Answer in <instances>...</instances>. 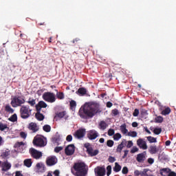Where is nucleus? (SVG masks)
Here are the masks:
<instances>
[{
	"label": "nucleus",
	"instance_id": "nucleus-41",
	"mask_svg": "<svg viewBox=\"0 0 176 176\" xmlns=\"http://www.w3.org/2000/svg\"><path fill=\"white\" fill-rule=\"evenodd\" d=\"M114 144H115V142H113V140H109L107 142V146H109V148H112V146H113Z\"/></svg>",
	"mask_w": 176,
	"mask_h": 176
},
{
	"label": "nucleus",
	"instance_id": "nucleus-50",
	"mask_svg": "<svg viewBox=\"0 0 176 176\" xmlns=\"http://www.w3.org/2000/svg\"><path fill=\"white\" fill-rule=\"evenodd\" d=\"M138 151H140V149L137 146H133L131 149V153H135V152H138Z\"/></svg>",
	"mask_w": 176,
	"mask_h": 176
},
{
	"label": "nucleus",
	"instance_id": "nucleus-62",
	"mask_svg": "<svg viewBox=\"0 0 176 176\" xmlns=\"http://www.w3.org/2000/svg\"><path fill=\"white\" fill-rule=\"evenodd\" d=\"M112 105H113V104H112L111 102H107L106 104L107 108H111Z\"/></svg>",
	"mask_w": 176,
	"mask_h": 176
},
{
	"label": "nucleus",
	"instance_id": "nucleus-36",
	"mask_svg": "<svg viewBox=\"0 0 176 176\" xmlns=\"http://www.w3.org/2000/svg\"><path fill=\"white\" fill-rule=\"evenodd\" d=\"M10 122H17V114L14 113L12 116H10V118L8 119Z\"/></svg>",
	"mask_w": 176,
	"mask_h": 176
},
{
	"label": "nucleus",
	"instance_id": "nucleus-46",
	"mask_svg": "<svg viewBox=\"0 0 176 176\" xmlns=\"http://www.w3.org/2000/svg\"><path fill=\"white\" fill-rule=\"evenodd\" d=\"M129 137H133V138L137 137V132L136 131H130L128 133Z\"/></svg>",
	"mask_w": 176,
	"mask_h": 176
},
{
	"label": "nucleus",
	"instance_id": "nucleus-6",
	"mask_svg": "<svg viewBox=\"0 0 176 176\" xmlns=\"http://www.w3.org/2000/svg\"><path fill=\"white\" fill-rule=\"evenodd\" d=\"M84 146L87 149V155H89V156H91V157L97 156V155L100 153V151H98V149L94 150L93 148V146L90 144V143H86Z\"/></svg>",
	"mask_w": 176,
	"mask_h": 176
},
{
	"label": "nucleus",
	"instance_id": "nucleus-61",
	"mask_svg": "<svg viewBox=\"0 0 176 176\" xmlns=\"http://www.w3.org/2000/svg\"><path fill=\"white\" fill-rule=\"evenodd\" d=\"M79 41H80V38H76L72 41V43H78V42H79Z\"/></svg>",
	"mask_w": 176,
	"mask_h": 176
},
{
	"label": "nucleus",
	"instance_id": "nucleus-59",
	"mask_svg": "<svg viewBox=\"0 0 176 176\" xmlns=\"http://www.w3.org/2000/svg\"><path fill=\"white\" fill-rule=\"evenodd\" d=\"M124 155L122 156V159H125L127 157V155H129V150L124 151Z\"/></svg>",
	"mask_w": 176,
	"mask_h": 176
},
{
	"label": "nucleus",
	"instance_id": "nucleus-18",
	"mask_svg": "<svg viewBox=\"0 0 176 176\" xmlns=\"http://www.w3.org/2000/svg\"><path fill=\"white\" fill-rule=\"evenodd\" d=\"M57 163V159H56V157H50L47 158L46 160V164L47 166H54Z\"/></svg>",
	"mask_w": 176,
	"mask_h": 176
},
{
	"label": "nucleus",
	"instance_id": "nucleus-57",
	"mask_svg": "<svg viewBox=\"0 0 176 176\" xmlns=\"http://www.w3.org/2000/svg\"><path fill=\"white\" fill-rule=\"evenodd\" d=\"M9 155H10L9 153V151H5L2 153L1 156H3V157H8V156H9Z\"/></svg>",
	"mask_w": 176,
	"mask_h": 176
},
{
	"label": "nucleus",
	"instance_id": "nucleus-63",
	"mask_svg": "<svg viewBox=\"0 0 176 176\" xmlns=\"http://www.w3.org/2000/svg\"><path fill=\"white\" fill-rule=\"evenodd\" d=\"M20 37L21 38V39H27V34H21Z\"/></svg>",
	"mask_w": 176,
	"mask_h": 176
},
{
	"label": "nucleus",
	"instance_id": "nucleus-9",
	"mask_svg": "<svg viewBox=\"0 0 176 176\" xmlns=\"http://www.w3.org/2000/svg\"><path fill=\"white\" fill-rule=\"evenodd\" d=\"M65 153L67 156H72L75 153V145H68L65 149Z\"/></svg>",
	"mask_w": 176,
	"mask_h": 176
},
{
	"label": "nucleus",
	"instance_id": "nucleus-15",
	"mask_svg": "<svg viewBox=\"0 0 176 176\" xmlns=\"http://www.w3.org/2000/svg\"><path fill=\"white\" fill-rule=\"evenodd\" d=\"M85 134H86V129H80L76 131L75 137H76V138H78V140H79L80 138H83V137H85Z\"/></svg>",
	"mask_w": 176,
	"mask_h": 176
},
{
	"label": "nucleus",
	"instance_id": "nucleus-3",
	"mask_svg": "<svg viewBox=\"0 0 176 176\" xmlns=\"http://www.w3.org/2000/svg\"><path fill=\"white\" fill-rule=\"evenodd\" d=\"M23 104H25V99L21 96H14L11 100V105L13 108L21 107Z\"/></svg>",
	"mask_w": 176,
	"mask_h": 176
},
{
	"label": "nucleus",
	"instance_id": "nucleus-55",
	"mask_svg": "<svg viewBox=\"0 0 176 176\" xmlns=\"http://www.w3.org/2000/svg\"><path fill=\"white\" fill-rule=\"evenodd\" d=\"M122 174H127L129 173V168L126 166H124L122 168Z\"/></svg>",
	"mask_w": 176,
	"mask_h": 176
},
{
	"label": "nucleus",
	"instance_id": "nucleus-47",
	"mask_svg": "<svg viewBox=\"0 0 176 176\" xmlns=\"http://www.w3.org/2000/svg\"><path fill=\"white\" fill-rule=\"evenodd\" d=\"M107 134L108 135H109V137H112V135H115V129H109Z\"/></svg>",
	"mask_w": 176,
	"mask_h": 176
},
{
	"label": "nucleus",
	"instance_id": "nucleus-43",
	"mask_svg": "<svg viewBox=\"0 0 176 176\" xmlns=\"http://www.w3.org/2000/svg\"><path fill=\"white\" fill-rule=\"evenodd\" d=\"M107 175L110 176L111 173H112V166L111 165L107 166Z\"/></svg>",
	"mask_w": 176,
	"mask_h": 176
},
{
	"label": "nucleus",
	"instance_id": "nucleus-7",
	"mask_svg": "<svg viewBox=\"0 0 176 176\" xmlns=\"http://www.w3.org/2000/svg\"><path fill=\"white\" fill-rule=\"evenodd\" d=\"M43 99L47 102L53 104V102H56V95L52 92H45L43 94Z\"/></svg>",
	"mask_w": 176,
	"mask_h": 176
},
{
	"label": "nucleus",
	"instance_id": "nucleus-53",
	"mask_svg": "<svg viewBox=\"0 0 176 176\" xmlns=\"http://www.w3.org/2000/svg\"><path fill=\"white\" fill-rule=\"evenodd\" d=\"M24 145V142H17L16 144H15V148H20V146Z\"/></svg>",
	"mask_w": 176,
	"mask_h": 176
},
{
	"label": "nucleus",
	"instance_id": "nucleus-4",
	"mask_svg": "<svg viewBox=\"0 0 176 176\" xmlns=\"http://www.w3.org/2000/svg\"><path fill=\"white\" fill-rule=\"evenodd\" d=\"M45 140L46 139H45L43 136L37 135L34 138L33 145H34V146H39L40 148L46 146V142H45Z\"/></svg>",
	"mask_w": 176,
	"mask_h": 176
},
{
	"label": "nucleus",
	"instance_id": "nucleus-8",
	"mask_svg": "<svg viewBox=\"0 0 176 176\" xmlns=\"http://www.w3.org/2000/svg\"><path fill=\"white\" fill-rule=\"evenodd\" d=\"M29 152L32 157H33V159H36V160H39V159L43 156L42 152L34 148H30Z\"/></svg>",
	"mask_w": 176,
	"mask_h": 176
},
{
	"label": "nucleus",
	"instance_id": "nucleus-10",
	"mask_svg": "<svg viewBox=\"0 0 176 176\" xmlns=\"http://www.w3.org/2000/svg\"><path fill=\"white\" fill-rule=\"evenodd\" d=\"M96 176H105V168L104 166H97L94 169Z\"/></svg>",
	"mask_w": 176,
	"mask_h": 176
},
{
	"label": "nucleus",
	"instance_id": "nucleus-39",
	"mask_svg": "<svg viewBox=\"0 0 176 176\" xmlns=\"http://www.w3.org/2000/svg\"><path fill=\"white\" fill-rule=\"evenodd\" d=\"M120 138H122V134H120V133H117L114 134V135H113L114 141H119L120 140Z\"/></svg>",
	"mask_w": 176,
	"mask_h": 176
},
{
	"label": "nucleus",
	"instance_id": "nucleus-13",
	"mask_svg": "<svg viewBox=\"0 0 176 176\" xmlns=\"http://www.w3.org/2000/svg\"><path fill=\"white\" fill-rule=\"evenodd\" d=\"M146 159V151L139 153L137 155L136 160L138 163H144Z\"/></svg>",
	"mask_w": 176,
	"mask_h": 176
},
{
	"label": "nucleus",
	"instance_id": "nucleus-12",
	"mask_svg": "<svg viewBox=\"0 0 176 176\" xmlns=\"http://www.w3.org/2000/svg\"><path fill=\"white\" fill-rule=\"evenodd\" d=\"M87 135L89 140H96V138L98 137V132H97V131L94 129H92L87 132Z\"/></svg>",
	"mask_w": 176,
	"mask_h": 176
},
{
	"label": "nucleus",
	"instance_id": "nucleus-58",
	"mask_svg": "<svg viewBox=\"0 0 176 176\" xmlns=\"http://www.w3.org/2000/svg\"><path fill=\"white\" fill-rule=\"evenodd\" d=\"M66 141H67V142H71V141H72V136L71 135H68L66 138Z\"/></svg>",
	"mask_w": 176,
	"mask_h": 176
},
{
	"label": "nucleus",
	"instance_id": "nucleus-45",
	"mask_svg": "<svg viewBox=\"0 0 176 176\" xmlns=\"http://www.w3.org/2000/svg\"><path fill=\"white\" fill-rule=\"evenodd\" d=\"M71 109H74L76 107V102L75 100H71L69 102Z\"/></svg>",
	"mask_w": 176,
	"mask_h": 176
},
{
	"label": "nucleus",
	"instance_id": "nucleus-20",
	"mask_svg": "<svg viewBox=\"0 0 176 176\" xmlns=\"http://www.w3.org/2000/svg\"><path fill=\"white\" fill-rule=\"evenodd\" d=\"M76 94H78V96H86V94H87V89L85 87H80L76 91Z\"/></svg>",
	"mask_w": 176,
	"mask_h": 176
},
{
	"label": "nucleus",
	"instance_id": "nucleus-37",
	"mask_svg": "<svg viewBox=\"0 0 176 176\" xmlns=\"http://www.w3.org/2000/svg\"><path fill=\"white\" fill-rule=\"evenodd\" d=\"M65 115H67V111H60V112L56 113L57 118H60V119L64 118V116H65Z\"/></svg>",
	"mask_w": 176,
	"mask_h": 176
},
{
	"label": "nucleus",
	"instance_id": "nucleus-60",
	"mask_svg": "<svg viewBox=\"0 0 176 176\" xmlns=\"http://www.w3.org/2000/svg\"><path fill=\"white\" fill-rule=\"evenodd\" d=\"M168 176H176V173L174 172V171H171V170H170V171L168 173Z\"/></svg>",
	"mask_w": 176,
	"mask_h": 176
},
{
	"label": "nucleus",
	"instance_id": "nucleus-31",
	"mask_svg": "<svg viewBox=\"0 0 176 176\" xmlns=\"http://www.w3.org/2000/svg\"><path fill=\"white\" fill-rule=\"evenodd\" d=\"M170 113H171V109H170V107H167L162 111V115H164V116L170 115Z\"/></svg>",
	"mask_w": 176,
	"mask_h": 176
},
{
	"label": "nucleus",
	"instance_id": "nucleus-51",
	"mask_svg": "<svg viewBox=\"0 0 176 176\" xmlns=\"http://www.w3.org/2000/svg\"><path fill=\"white\" fill-rule=\"evenodd\" d=\"M140 115V110L138 109H135L133 113V116L137 117Z\"/></svg>",
	"mask_w": 176,
	"mask_h": 176
},
{
	"label": "nucleus",
	"instance_id": "nucleus-35",
	"mask_svg": "<svg viewBox=\"0 0 176 176\" xmlns=\"http://www.w3.org/2000/svg\"><path fill=\"white\" fill-rule=\"evenodd\" d=\"M99 127L100 130H105V129H107V122L101 121L99 124Z\"/></svg>",
	"mask_w": 176,
	"mask_h": 176
},
{
	"label": "nucleus",
	"instance_id": "nucleus-29",
	"mask_svg": "<svg viewBox=\"0 0 176 176\" xmlns=\"http://www.w3.org/2000/svg\"><path fill=\"white\" fill-rule=\"evenodd\" d=\"M36 99H34L32 98H30L28 101H27L28 104H30V107H35L36 104Z\"/></svg>",
	"mask_w": 176,
	"mask_h": 176
},
{
	"label": "nucleus",
	"instance_id": "nucleus-30",
	"mask_svg": "<svg viewBox=\"0 0 176 176\" xmlns=\"http://www.w3.org/2000/svg\"><path fill=\"white\" fill-rule=\"evenodd\" d=\"M120 170H122V166L120 165H119V164L118 162H116L115 166L113 168V171H115V173H119V171H120Z\"/></svg>",
	"mask_w": 176,
	"mask_h": 176
},
{
	"label": "nucleus",
	"instance_id": "nucleus-25",
	"mask_svg": "<svg viewBox=\"0 0 176 176\" xmlns=\"http://www.w3.org/2000/svg\"><path fill=\"white\" fill-rule=\"evenodd\" d=\"M5 130H6V133H7V131H9L8 124L0 122V131H5Z\"/></svg>",
	"mask_w": 176,
	"mask_h": 176
},
{
	"label": "nucleus",
	"instance_id": "nucleus-2",
	"mask_svg": "<svg viewBox=\"0 0 176 176\" xmlns=\"http://www.w3.org/2000/svg\"><path fill=\"white\" fill-rule=\"evenodd\" d=\"M73 168L76 173L77 176H86L89 168L83 162L74 163Z\"/></svg>",
	"mask_w": 176,
	"mask_h": 176
},
{
	"label": "nucleus",
	"instance_id": "nucleus-49",
	"mask_svg": "<svg viewBox=\"0 0 176 176\" xmlns=\"http://www.w3.org/2000/svg\"><path fill=\"white\" fill-rule=\"evenodd\" d=\"M155 121L157 123H162L163 122V117L158 116L155 118Z\"/></svg>",
	"mask_w": 176,
	"mask_h": 176
},
{
	"label": "nucleus",
	"instance_id": "nucleus-42",
	"mask_svg": "<svg viewBox=\"0 0 176 176\" xmlns=\"http://www.w3.org/2000/svg\"><path fill=\"white\" fill-rule=\"evenodd\" d=\"M119 110L118 109H114L111 111V116H118L119 115Z\"/></svg>",
	"mask_w": 176,
	"mask_h": 176
},
{
	"label": "nucleus",
	"instance_id": "nucleus-22",
	"mask_svg": "<svg viewBox=\"0 0 176 176\" xmlns=\"http://www.w3.org/2000/svg\"><path fill=\"white\" fill-rule=\"evenodd\" d=\"M36 167L38 173H43L45 171V165L42 163H37Z\"/></svg>",
	"mask_w": 176,
	"mask_h": 176
},
{
	"label": "nucleus",
	"instance_id": "nucleus-1",
	"mask_svg": "<svg viewBox=\"0 0 176 176\" xmlns=\"http://www.w3.org/2000/svg\"><path fill=\"white\" fill-rule=\"evenodd\" d=\"M97 113H98V105L96 104H85L80 108L78 111L80 118L85 120L91 119Z\"/></svg>",
	"mask_w": 176,
	"mask_h": 176
},
{
	"label": "nucleus",
	"instance_id": "nucleus-5",
	"mask_svg": "<svg viewBox=\"0 0 176 176\" xmlns=\"http://www.w3.org/2000/svg\"><path fill=\"white\" fill-rule=\"evenodd\" d=\"M32 110L30 109V107L23 105L20 109V115L22 119H28L31 116V111Z\"/></svg>",
	"mask_w": 176,
	"mask_h": 176
},
{
	"label": "nucleus",
	"instance_id": "nucleus-48",
	"mask_svg": "<svg viewBox=\"0 0 176 176\" xmlns=\"http://www.w3.org/2000/svg\"><path fill=\"white\" fill-rule=\"evenodd\" d=\"M63 146H56L54 148V152L56 153H58L59 152H61V151H63Z\"/></svg>",
	"mask_w": 176,
	"mask_h": 176
},
{
	"label": "nucleus",
	"instance_id": "nucleus-14",
	"mask_svg": "<svg viewBox=\"0 0 176 176\" xmlns=\"http://www.w3.org/2000/svg\"><path fill=\"white\" fill-rule=\"evenodd\" d=\"M28 129H29L32 133H36L37 131H39V126H38L35 122H30L28 124Z\"/></svg>",
	"mask_w": 176,
	"mask_h": 176
},
{
	"label": "nucleus",
	"instance_id": "nucleus-21",
	"mask_svg": "<svg viewBox=\"0 0 176 176\" xmlns=\"http://www.w3.org/2000/svg\"><path fill=\"white\" fill-rule=\"evenodd\" d=\"M171 171V169L168 168H163L160 170V174L162 176H166Z\"/></svg>",
	"mask_w": 176,
	"mask_h": 176
},
{
	"label": "nucleus",
	"instance_id": "nucleus-64",
	"mask_svg": "<svg viewBox=\"0 0 176 176\" xmlns=\"http://www.w3.org/2000/svg\"><path fill=\"white\" fill-rule=\"evenodd\" d=\"M15 176H23V174H21V172L16 171L15 173Z\"/></svg>",
	"mask_w": 176,
	"mask_h": 176
},
{
	"label": "nucleus",
	"instance_id": "nucleus-52",
	"mask_svg": "<svg viewBox=\"0 0 176 176\" xmlns=\"http://www.w3.org/2000/svg\"><path fill=\"white\" fill-rule=\"evenodd\" d=\"M108 162H109V163H114V162H116V159L114 157L109 156Z\"/></svg>",
	"mask_w": 176,
	"mask_h": 176
},
{
	"label": "nucleus",
	"instance_id": "nucleus-28",
	"mask_svg": "<svg viewBox=\"0 0 176 176\" xmlns=\"http://www.w3.org/2000/svg\"><path fill=\"white\" fill-rule=\"evenodd\" d=\"M151 130L153 131V133L154 134H155L156 135H159V134H160L162 131V128H157V127L154 128V129L151 128Z\"/></svg>",
	"mask_w": 176,
	"mask_h": 176
},
{
	"label": "nucleus",
	"instance_id": "nucleus-33",
	"mask_svg": "<svg viewBox=\"0 0 176 176\" xmlns=\"http://www.w3.org/2000/svg\"><path fill=\"white\" fill-rule=\"evenodd\" d=\"M147 140L148 141V142H150V144H153L155 142H157V140L156 139V138H154L152 136H148Z\"/></svg>",
	"mask_w": 176,
	"mask_h": 176
},
{
	"label": "nucleus",
	"instance_id": "nucleus-38",
	"mask_svg": "<svg viewBox=\"0 0 176 176\" xmlns=\"http://www.w3.org/2000/svg\"><path fill=\"white\" fill-rule=\"evenodd\" d=\"M43 130H44L45 133H50L52 127L50 126V125L45 124L43 127Z\"/></svg>",
	"mask_w": 176,
	"mask_h": 176
},
{
	"label": "nucleus",
	"instance_id": "nucleus-17",
	"mask_svg": "<svg viewBox=\"0 0 176 176\" xmlns=\"http://www.w3.org/2000/svg\"><path fill=\"white\" fill-rule=\"evenodd\" d=\"M47 107V104L43 100H41L38 102L37 104H36V109L37 112H41L42 108H46Z\"/></svg>",
	"mask_w": 176,
	"mask_h": 176
},
{
	"label": "nucleus",
	"instance_id": "nucleus-44",
	"mask_svg": "<svg viewBox=\"0 0 176 176\" xmlns=\"http://www.w3.org/2000/svg\"><path fill=\"white\" fill-rule=\"evenodd\" d=\"M133 145H134V144L133 143V141L129 140V141H126V144L125 146H126V148H132Z\"/></svg>",
	"mask_w": 176,
	"mask_h": 176
},
{
	"label": "nucleus",
	"instance_id": "nucleus-56",
	"mask_svg": "<svg viewBox=\"0 0 176 176\" xmlns=\"http://www.w3.org/2000/svg\"><path fill=\"white\" fill-rule=\"evenodd\" d=\"M147 162L148 164H153V163H155V160L153 158H148Z\"/></svg>",
	"mask_w": 176,
	"mask_h": 176
},
{
	"label": "nucleus",
	"instance_id": "nucleus-11",
	"mask_svg": "<svg viewBox=\"0 0 176 176\" xmlns=\"http://www.w3.org/2000/svg\"><path fill=\"white\" fill-rule=\"evenodd\" d=\"M137 145L140 149H143V151H146V149H148V145L146 144V142H145L144 140L142 138H139L137 140Z\"/></svg>",
	"mask_w": 176,
	"mask_h": 176
},
{
	"label": "nucleus",
	"instance_id": "nucleus-19",
	"mask_svg": "<svg viewBox=\"0 0 176 176\" xmlns=\"http://www.w3.org/2000/svg\"><path fill=\"white\" fill-rule=\"evenodd\" d=\"M2 167V171H9L10 168H12V164L8 162V161L4 162L1 164Z\"/></svg>",
	"mask_w": 176,
	"mask_h": 176
},
{
	"label": "nucleus",
	"instance_id": "nucleus-24",
	"mask_svg": "<svg viewBox=\"0 0 176 176\" xmlns=\"http://www.w3.org/2000/svg\"><path fill=\"white\" fill-rule=\"evenodd\" d=\"M35 118L37 119V120H39V122L45 119V116L43 114L41 113V111H37L35 114Z\"/></svg>",
	"mask_w": 176,
	"mask_h": 176
},
{
	"label": "nucleus",
	"instance_id": "nucleus-34",
	"mask_svg": "<svg viewBox=\"0 0 176 176\" xmlns=\"http://www.w3.org/2000/svg\"><path fill=\"white\" fill-rule=\"evenodd\" d=\"M5 111L6 112H9V113H13V112H14V110L13 109H12V107L9 104L6 105Z\"/></svg>",
	"mask_w": 176,
	"mask_h": 176
},
{
	"label": "nucleus",
	"instance_id": "nucleus-26",
	"mask_svg": "<svg viewBox=\"0 0 176 176\" xmlns=\"http://www.w3.org/2000/svg\"><path fill=\"white\" fill-rule=\"evenodd\" d=\"M23 164L26 167H31L32 166V159H26L23 161Z\"/></svg>",
	"mask_w": 176,
	"mask_h": 176
},
{
	"label": "nucleus",
	"instance_id": "nucleus-23",
	"mask_svg": "<svg viewBox=\"0 0 176 176\" xmlns=\"http://www.w3.org/2000/svg\"><path fill=\"white\" fill-rule=\"evenodd\" d=\"M159 150L157 149V146H150L149 148H148V152L149 153H151V155H155V153H157V152Z\"/></svg>",
	"mask_w": 176,
	"mask_h": 176
},
{
	"label": "nucleus",
	"instance_id": "nucleus-54",
	"mask_svg": "<svg viewBox=\"0 0 176 176\" xmlns=\"http://www.w3.org/2000/svg\"><path fill=\"white\" fill-rule=\"evenodd\" d=\"M20 137L21 138H23V140H25V138H27V133L25 132H21L20 133Z\"/></svg>",
	"mask_w": 176,
	"mask_h": 176
},
{
	"label": "nucleus",
	"instance_id": "nucleus-40",
	"mask_svg": "<svg viewBox=\"0 0 176 176\" xmlns=\"http://www.w3.org/2000/svg\"><path fill=\"white\" fill-rule=\"evenodd\" d=\"M56 98H58V100H64V93L57 92L56 93Z\"/></svg>",
	"mask_w": 176,
	"mask_h": 176
},
{
	"label": "nucleus",
	"instance_id": "nucleus-27",
	"mask_svg": "<svg viewBox=\"0 0 176 176\" xmlns=\"http://www.w3.org/2000/svg\"><path fill=\"white\" fill-rule=\"evenodd\" d=\"M120 131L122 134H127V133H129L126 124H123L120 126Z\"/></svg>",
	"mask_w": 176,
	"mask_h": 176
},
{
	"label": "nucleus",
	"instance_id": "nucleus-32",
	"mask_svg": "<svg viewBox=\"0 0 176 176\" xmlns=\"http://www.w3.org/2000/svg\"><path fill=\"white\" fill-rule=\"evenodd\" d=\"M61 138H60V135H56L52 138V141L54 144H57L58 145H60V140Z\"/></svg>",
	"mask_w": 176,
	"mask_h": 176
},
{
	"label": "nucleus",
	"instance_id": "nucleus-16",
	"mask_svg": "<svg viewBox=\"0 0 176 176\" xmlns=\"http://www.w3.org/2000/svg\"><path fill=\"white\" fill-rule=\"evenodd\" d=\"M126 144H127V140H126L125 139H123L121 143L118 144V146H117L116 152L118 153H122V151L123 150L124 146H126Z\"/></svg>",
	"mask_w": 176,
	"mask_h": 176
}]
</instances>
